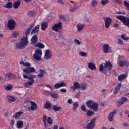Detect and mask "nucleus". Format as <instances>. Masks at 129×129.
Segmentation results:
<instances>
[{
	"instance_id": "obj_52",
	"label": "nucleus",
	"mask_w": 129,
	"mask_h": 129,
	"mask_svg": "<svg viewBox=\"0 0 129 129\" xmlns=\"http://www.w3.org/2000/svg\"><path fill=\"white\" fill-rule=\"evenodd\" d=\"M74 42L75 43L76 45H80V44H81V42H80V41L78 39H75Z\"/></svg>"
},
{
	"instance_id": "obj_28",
	"label": "nucleus",
	"mask_w": 129,
	"mask_h": 129,
	"mask_svg": "<svg viewBox=\"0 0 129 129\" xmlns=\"http://www.w3.org/2000/svg\"><path fill=\"white\" fill-rule=\"evenodd\" d=\"M87 87V84L85 83H82L80 85V88L81 90L83 91V90H86V88Z\"/></svg>"
},
{
	"instance_id": "obj_49",
	"label": "nucleus",
	"mask_w": 129,
	"mask_h": 129,
	"mask_svg": "<svg viewBox=\"0 0 129 129\" xmlns=\"http://www.w3.org/2000/svg\"><path fill=\"white\" fill-rule=\"evenodd\" d=\"M52 98H58L59 95L58 94H52L51 95Z\"/></svg>"
},
{
	"instance_id": "obj_21",
	"label": "nucleus",
	"mask_w": 129,
	"mask_h": 129,
	"mask_svg": "<svg viewBox=\"0 0 129 129\" xmlns=\"http://www.w3.org/2000/svg\"><path fill=\"white\" fill-rule=\"evenodd\" d=\"M90 108L93 111H97L98 110V103L95 102Z\"/></svg>"
},
{
	"instance_id": "obj_24",
	"label": "nucleus",
	"mask_w": 129,
	"mask_h": 129,
	"mask_svg": "<svg viewBox=\"0 0 129 129\" xmlns=\"http://www.w3.org/2000/svg\"><path fill=\"white\" fill-rule=\"evenodd\" d=\"M35 48H39V49H45V45L41 42H38L34 45Z\"/></svg>"
},
{
	"instance_id": "obj_62",
	"label": "nucleus",
	"mask_w": 129,
	"mask_h": 129,
	"mask_svg": "<svg viewBox=\"0 0 129 129\" xmlns=\"http://www.w3.org/2000/svg\"><path fill=\"white\" fill-rule=\"evenodd\" d=\"M60 91L61 92H63L64 93H65L67 91V90L66 89H61Z\"/></svg>"
},
{
	"instance_id": "obj_36",
	"label": "nucleus",
	"mask_w": 129,
	"mask_h": 129,
	"mask_svg": "<svg viewBox=\"0 0 129 129\" xmlns=\"http://www.w3.org/2000/svg\"><path fill=\"white\" fill-rule=\"evenodd\" d=\"M13 7V3L12 2H8L6 5L4 6V8L6 9H12Z\"/></svg>"
},
{
	"instance_id": "obj_19",
	"label": "nucleus",
	"mask_w": 129,
	"mask_h": 129,
	"mask_svg": "<svg viewBox=\"0 0 129 129\" xmlns=\"http://www.w3.org/2000/svg\"><path fill=\"white\" fill-rule=\"evenodd\" d=\"M76 27L78 32H81V31L84 29L85 25L84 24L79 23L78 24H77Z\"/></svg>"
},
{
	"instance_id": "obj_51",
	"label": "nucleus",
	"mask_w": 129,
	"mask_h": 129,
	"mask_svg": "<svg viewBox=\"0 0 129 129\" xmlns=\"http://www.w3.org/2000/svg\"><path fill=\"white\" fill-rule=\"evenodd\" d=\"M121 38H122V39H123L125 41H128L129 40V37H125V35H124V34L121 35Z\"/></svg>"
},
{
	"instance_id": "obj_30",
	"label": "nucleus",
	"mask_w": 129,
	"mask_h": 129,
	"mask_svg": "<svg viewBox=\"0 0 129 129\" xmlns=\"http://www.w3.org/2000/svg\"><path fill=\"white\" fill-rule=\"evenodd\" d=\"M48 28V23L47 22H42L41 23V30L42 31H45Z\"/></svg>"
},
{
	"instance_id": "obj_43",
	"label": "nucleus",
	"mask_w": 129,
	"mask_h": 129,
	"mask_svg": "<svg viewBox=\"0 0 129 129\" xmlns=\"http://www.w3.org/2000/svg\"><path fill=\"white\" fill-rule=\"evenodd\" d=\"M109 3V0H101V4L102 6H105V5H107Z\"/></svg>"
},
{
	"instance_id": "obj_4",
	"label": "nucleus",
	"mask_w": 129,
	"mask_h": 129,
	"mask_svg": "<svg viewBox=\"0 0 129 129\" xmlns=\"http://www.w3.org/2000/svg\"><path fill=\"white\" fill-rule=\"evenodd\" d=\"M42 55H43V53L42 52V49H37L35 51V53L33 54V58L36 61H41Z\"/></svg>"
},
{
	"instance_id": "obj_3",
	"label": "nucleus",
	"mask_w": 129,
	"mask_h": 129,
	"mask_svg": "<svg viewBox=\"0 0 129 129\" xmlns=\"http://www.w3.org/2000/svg\"><path fill=\"white\" fill-rule=\"evenodd\" d=\"M29 40H28V37H25L21 38L20 42L16 44V49H24L26 48V46L28 45Z\"/></svg>"
},
{
	"instance_id": "obj_46",
	"label": "nucleus",
	"mask_w": 129,
	"mask_h": 129,
	"mask_svg": "<svg viewBox=\"0 0 129 129\" xmlns=\"http://www.w3.org/2000/svg\"><path fill=\"white\" fill-rule=\"evenodd\" d=\"M47 122L48 123V124H49L50 125H51V124H53V121L52 120V118L51 117H48L47 119Z\"/></svg>"
},
{
	"instance_id": "obj_44",
	"label": "nucleus",
	"mask_w": 129,
	"mask_h": 129,
	"mask_svg": "<svg viewBox=\"0 0 129 129\" xmlns=\"http://www.w3.org/2000/svg\"><path fill=\"white\" fill-rule=\"evenodd\" d=\"M51 106H52V105L50 103H46L44 107L46 109H49V108H51Z\"/></svg>"
},
{
	"instance_id": "obj_47",
	"label": "nucleus",
	"mask_w": 129,
	"mask_h": 129,
	"mask_svg": "<svg viewBox=\"0 0 129 129\" xmlns=\"http://www.w3.org/2000/svg\"><path fill=\"white\" fill-rule=\"evenodd\" d=\"M30 32H31V28H28V29H26V30L25 32V36H28V35H29Z\"/></svg>"
},
{
	"instance_id": "obj_57",
	"label": "nucleus",
	"mask_w": 129,
	"mask_h": 129,
	"mask_svg": "<svg viewBox=\"0 0 129 129\" xmlns=\"http://www.w3.org/2000/svg\"><path fill=\"white\" fill-rule=\"evenodd\" d=\"M77 9H78V6H74L72 9L70 10V11L71 12H74V11H76Z\"/></svg>"
},
{
	"instance_id": "obj_55",
	"label": "nucleus",
	"mask_w": 129,
	"mask_h": 129,
	"mask_svg": "<svg viewBox=\"0 0 129 129\" xmlns=\"http://www.w3.org/2000/svg\"><path fill=\"white\" fill-rule=\"evenodd\" d=\"M42 120L43 121V122H47V117L46 116V115H43V117L42 118Z\"/></svg>"
},
{
	"instance_id": "obj_48",
	"label": "nucleus",
	"mask_w": 129,
	"mask_h": 129,
	"mask_svg": "<svg viewBox=\"0 0 129 129\" xmlns=\"http://www.w3.org/2000/svg\"><path fill=\"white\" fill-rule=\"evenodd\" d=\"M118 43L119 45H120V46H123L124 45V43H123V41L120 39H118Z\"/></svg>"
},
{
	"instance_id": "obj_64",
	"label": "nucleus",
	"mask_w": 129,
	"mask_h": 129,
	"mask_svg": "<svg viewBox=\"0 0 129 129\" xmlns=\"http://www.w3.org/2000/svg\"><path fill=\"white\" fill-rule=\"evenodd\" d=\"M58 125H55L53 126V129H58Z\"/></svg>"
},
{
	"instance_id": "obj_50",
	"label": "nucleus",
	"mask_w": 129,
	"mask_h": 129,
	"mask_svg": "<svg viewBox=\"0 0 129 129\" xmlns=\"http://www.w3.org/2000/svg\"><path fill=\"white\" fill-rule=\"evenodd\" d=\"M124 5L126 7V9H127V10H128V11H129V3H128V2H127V1H125L124 2Z\"/></svg>"
},
{
	"instance_id": "obj_53",
	"label": "nucleus",
	"mask_w": 129,
	"mask_h": 129,
	"mask_svg": "<svg viewBox=\"0 0 129 129\" xmlns=\"http://www.w3.org/2000/svg\"><path fill=\"white\" fill-rule=\"evenodd\" d=\"M124 56L121 55V56H119L118 58V61H122V60H124Z\"/></svg>"
},
{
	"instance_id": "obj_1",
	"label": "nucleus",
	"mask_w": 129,
	"mask_h": 129,
	"mask_svg": "<svg viewBox=\"0 0 129 129\" xmlns=\"http://www.w3.org/2000/svg\"><path fill=\"white\" fill-rule=\"evenodd\" d=\"M112 69V64L110 61H106L104 66L102 64L99 66V71L103 73L105 75H109L111 73V69Z\"/></svg>"
},
{
	"instance_id": "obj_20",
	"label": "nucleus",
	"mask_w": 129,
	"mask_h": 129,
	"mask_svg": "<svg viewBox=\"0 0 129 129\" xmlns=\"http://www.w3.org/2000/svg\"><path fill=\"white\" fill-rule=\"evenodd\" d=\"M118 63H119V66H120V67H123V66H129V63L128 61H126V60H119L118 61Z\"/></svg>"
},
{
	"instance_id": "obj_40",
	"label": "nucleus",
	"mask_w": 129,
	"mask_h": 129,
	"mask_svg": "<svg viewBox=\"0 0 129 129\" xmlns=\"http://www.w3.org/2000/svg\"><path fill=\"white\" fill-rule=\"evenodd\" d=\"M13 88V86L11 84L6 85L5 87V89L6 90H11Z\"/></svg>"
},
{
	"instance_id": "obj_39",
	"label": "nucleus",
	"mask_w": 129,
	"mask_h": 129,
	"mask_svg": "<svg viewBox=\"0 0 129 129\" xmlns=\"http://www.w3.org/2000/svg\"><path fill=\"white\" fill-rule=\"evenodd\" d=\"M87 116H92L94 114V112L87 110L86 111Z\"/></svg>"
},
{
	"instance_id": "obj_45",
	"label": "nucleus",
	"mask_w": 129,
	"mask_h": 129,
	"mask_svg": "<svg viewBox=\"0 0 129 129\" xmlns=\"http://www.w3.org/2000/svg\"><path fill=\"white\" fill-rule=\"evenodd\" d=\"M53 110L55 111H59V110H61V108L60 107H58L56 105L53 106Z\"/></svg>"
},
{
	"instance_id": "obj_41",
	"label": "nucleus",
	"mask_w": 129,
	"mask_h": 129,
	"mask_svg": "<svg viewBox=\"0 0 129 129\" xmlns=\"http://www.w3.org/2000/svg\"><path fill=\"white\" fill-rule=\"evenodd\" d=\"M97 4H98V1L97 0H92L91 6L92 7H96Z\"/></svg>"
},
{
	"instance_id": "obj_17",
	"label": "nucleus",
	"mask_w": 129,
	"mask_h": 129,
	"mask_svg": "<svg viewBox=\"0 0 129 129\" xmlns=\"http://www.w3.org/2000/svg\"><path fill=\"white\" fill-rule=\"evenodd\" d=\"M38 42V36L34 35L31 39V44L32 45H36Z\"/></svg>"
},
{
	"instance_id": "obj_37",
	"label": "nucleus",
	"mask_w": 129,
	"mask_h": 129,
	"mask_svg": "<svg viewBox=\"0 0 129 129\" xmlns=\"http://www.w3.org/2000/svg\"><path fill=\"white\" fill-rule=\"evenodd\" d=\"M22 114H23V112H17L14 115V117L16 119L20 118V116H21Z\"/></svg>"
},
{
	"instance_id": "obj_6",
	"label": "nucleus",
	"mask_w": 129,
	"mask_h": 129,
	"mask_svg": "<svg viewBox=\"0 0 129 129\" xmlns=\"http://www.w3.org/2000/svg\"><path fill=\"white\" fill-rule=\"evenodd\" d=\"M95 123H96V118H94L90 120L86 127H83V129H94V127H95Z\"/></svg>"
},
{
	"instance_id": "obj_13",
	"label": "nucleus",
	"mask_w": 129,
	"mask_h": 129,
	"mask_svg": "<svg viewBox=\"0 0 129 129\" xmlns=\"http://www.w3.org/2000/svg\"><path fill=\"white\" fill-rule=\"evenodd\" d=\"M44 58L46 60H50L52 58V52L50 50L47 49L45 51Z\"/></svg>"
},
{
	"instance_id": "obj_34",
	"label": "nucleus",
	"mask_w": 129,
	"mask_h": 129,
	"mask_svg": "<svg viewBox=\"0 0 129 129\" xmlns=\"http://www.w3.org/2000/svg\"><path fill=\"white\" fill-rule=\"evenodd\" d=\"M40 73L37 75L38 77H44V75L45 73V71L43 69L39 70Z\"/></svg>"
},
{
	"instance_id": "obj_42",
	"label": "nucleus",
	"mask_w": 129,
	"mask_h": 129,
	"mask_svg": "<svg viewBox=\"0 0 129 129\" xmlns=\"http://www.w3.org/2000/svg\"><path fill=\"white\" fill-rule=\"evenodd\" d=\"M79 55L81 57H86V56H87V53L83 51H81L79 53Z\"/></svg>"
},
{
	"instance_id": "obj_26",
	"label": "nucleus",
	"mask_w": 129,
	"mask_h": 129,
	"mask_svg": "<svg viewBox=\"0 0 129 129\" xmlns=\"http://www.w3.org/2000/svg\"><path fill=\"white\" fill-rule=\"evenodd\" d=\"M88 67L89 69H90V70H95V69H96V66L95 64L91 62L88 64Z\"/></svg>"
},
{
	"instance_id": "obj_11",
	"label": "nucleus",
	"mask_w": 129,
	"mask_h": 129,
	"mask_svg": "<svg viewBox=\"0 0 129 129\" xmlns=\"http://www.w3.org/2000/svg\"><path fill=\"white\" fill-rule=\"evenodd\" d=\"M116 112H117V110L115 109L109 114L108 116L109 121H110L111 122L113 121V116H114V115L116 113Z\"/></svg>"
},
{
	"instance_id": "obj_38",
	"label": "nucleus",
	"mask_w": 129,
	"mask_h": 129,
	"mask_svg": "<svg viewBox=\"0 0 129 129\" xmlns=\"http://www.w3.org/2000/svg\"><path fill=\"white\" fill-rule=\"evenodd\" d=\"M78 102H74L73 104V110H74V111H75V110L77 109L78 108Z\"/></svg>"
},
{
	"instance_id": "obj_23",
	"label": "nucleus",
	"mask_w": 129,
	"mask_h": 129,
	"mask_svg": "<svg viewBox=\"0 0 129 129\" xmlns=\"http://www.w3.org/2000/svg\"><path fill=\"white\" fill-rule=\"evenodd\" d=\"M39 31H40V25H37L33 29L31 32V34L33 35L34 34L39 33Z\"/></svg>"
},
{
	"instance_id": "obj_2",
	"label": "nucleus",
	"mask_w": 129,
	"mask_h": 129,
	"mask_svg": "<svg viewBox=\"0 0 129 129\" xmlns=\"http://www.w3.org/2000/svg\"><path fill=\"white\" fill-rule=\"evenodd\" d=\"M23 77L24 79H28L29 81L24 83V86L26 88H29L32 86L35 83V78H36V76L30 74L29 76H28L27 74L24 73L23 74Z\"/></svg>"
},
{
	"instance_id": "obj_54",
	"label": "nucleus",
	"mask_w": 129,
	"mask_h": 129,
	"mask_svg": "<svg viewBox=\"0 0 129 129\" xmlns=\"http://www.w3.org/2000/svg\"><path fill=\"white\" fill-rule=\"evenodd\" d=\"M81 110H82V111H84V112H86V107H85V106L83 105L81 107Z\"/></svg>"
},
{
	"instance_id": "obj_63",
	"label": "nucleus",
	"mask_w": 129,
	"mask_h": 129,
	"mask_svg": "<svg viewBox=\"0 0 129 129\" xmlns=\"http://www.w3.org/2000/svg\"><path fill=\"white\" fill-rule=\"evenodd\" d=\"M29 15H30V16H34V12L33 11H29Z\"/></svg>"
},
{
	"instance_id": "obj_14",
	"label": "nucleus",
	"mask_w": 129,
	"mask_h": 129,
	"mask_svg": "<svg viewBox=\"0 0 129 129\" xmlns=\"http://www.w3.org/2000/svg\"><path fill=\"white\" fill-rule=\"evenodd\" d=\"M36 72V69L33 67L26 68L23 69L24 73H34Z\"/></svg>"
},
{
	"instance_id": "obj_18",
	"label": "nucleus",
	"mask_w": 129,
	"mask_h": 129,
	"mask_svg": "<svg viewBox=\"0 0 129 129\" xmlns=\"http://www.w3.org/2000/svg\"><path fill=\"white\" fill-rule=\"evenodd\" d=\"M6 100L9 103H12L16 101V98L12 96L8 95L6 96Z\"/></svg>"
},
{
	"instance_id": "obj_7",
	"label": "nucleus",
	"mask_w": 129,
	"mask_h": 129,
	"mask_svg": "<svg viewBox=\"0 0 129 129\" xmlns=\"http://www.w3.org/2000/svg\"><path fill=\"white\" fill-rule=\"evenodd\" d=\"M62 29V22H59L58 23H56L52 27V30L54 31V32H59V31H61Z\"/></svg>"
},
{
	"instance_id": "obj_32",
	"label": "nucleus",
	"mask_w": 129,
	"mask_h": 129,
	"mask_svg": "<svg viewBox=\"0 0 129 129\" xmlns=\"http://www.w3.org/2000/svg\"><path fill=\"white\" fill-rule=\"evenodd\" d=\"M21 5V2L20 1L15 2L13 3V7L14 9H18Z\"/></svg>"
},
{
	"instance_id": "obj_5",
	"label": "nucleus",
	"mask_w": 129,
	"mask_h": 129,
	"mask_svg": "<svg viewBox=\"0 0 129 129\" xmlns=\"http://www.w3.org/2000/svg\"><path fill=\"white\" fill-rule=\"evenodd\" d=\"M116 18L118 19V20H120V21H122L123 24L125 26H127L128 28H129V18L125 17L123 16H116Z\"/></svg>"
},
{
	"instance_id": "obj_27",
	"label": "nucleus",
	"mask_w": 129,
	"mask_h": 129,
	"mask_svg": "<svg viewBox=\"0 0 129 129\" xmlns=\"http://www.w3.org/2000/svg\"><path fill=\"white\" fill-rule=\"evenodd\" d=\"M64 86H66V84L64 82H62L59 84L57 83L54 85V87L56 89L60 88L61 87H64Z\"/></svg>"
},
{
	"instance_id": "obj_56",
	"label": "nucleus",
	"mask_w": 129,
	"mask_h": 129,
	"mask_svg": "<svg viewBox=\"0 0 129 129\" xmlns=\"http://www.w3.org/2000/svg\"><path fill=\"white\" fill-rule=\"evenodd\" d=\"M13 37H18L19 36V32H14L13 33Z\"/></svg>"
},
{
	"instance_id": "obj_9",
	"label": "nucleus",
	"mask_w": 129,
	"mask_h": 129,
	"mask_svg": "<svg viewBox=\"0 0 129 129\" xmlns=\"http://www.w3.org/2000/svg\"><path fill=\"white\" fill-rule=\"evenodd\" d=\"M7 27L10 30H14L16 27V22L13 19L9 20L7 23Z\"/></svg>"
},
{
	"instance_id": "obj_58",
	"label": "nucleus",
	"mask_w": 129,
	"mask_h": 129,
	"mask_svg": "<svg viewBox=\"0 0 129 129\" xmlns=\"http://www.w3.org/2000/svg\"><path fill=\"white\" fill-rule=\"evenodd\" d=\"M59 18L62 21H65V16H64L63 15H59Z\"/></svg>"
},
{
	"instance_id": "obj_10",
	"label": "nucleus",
	"mask_w": 129,
	"mask_h": 129,
	"mask_svg": "<svg viewBox=\"0 0 129 129\" xmlns=\"http://www.w3.org/2000/svg\"><path fill=\"white\" fill-rule=\"evenodd\" d=\"M105 27L106 29H108L110 27V24L112 22V19L110 17H106L105 20Z\"/></svg>"
},
{
	"instance_id": "obj_8",
	"label": "nucleus",
	"mask_w": 129,
	"mask_h": 129,
	"mask_svg": "<svg viewBox=\"0 0 129 129\" xmlns=\"http://www.w3.org/2000/svg\"><path fill=\"white\" fill-rule=\"evenodd\" d=\"M102 49L104 54H108V53L111 52V47L107 44H103L102 47Z\"/></svg>"
},
{
	"instance_id": "obj_31",
	"label": "nucleus",
	"mask_w": 129,
	"mask_h": 129,
	"mask_svg": "<svg viewBox=\"0 0 129 129\" xmlns=\"http://www.w3.org/2000/svg\"><path fill=\"white\" fill-rule=\"evenodd\" d=\"M24 122L23 121H18L17 122V128L18 129H22Z\"/></svg>"
},
{
	"instance_id": "obj_29",
	"label": "nucleus",
	"mask_w": 129,
	"mask_h": 129,
	"mask_svg": "<svg viewBox=\"0 0 129 129\" xmlns=\"http://www.w3.org/2000/svg\"><path fill=\"white\" fill-rule=\"evenodd\" d=\"M127 76V75L122 74L118 76V80L119 81H121V80H123V79H125Z\"/></svg>"
},
{
	"instance_id": "obj_61",
	"label": "nucleus",
	"mask_w": 129,
	"mask_h": 129,
	"mask_svg": "<svg viewBox=\"0 0 129 129\" xmlns=\"http://www.w3.org/2000/svg\"><path fill=\"white\" fill-rule=\"evenodd\" d=\"M57 2L58 4H61V5H64V2L62 0H58Z\"/></svg>"
},
{
	"instance_id": "obj_22",
	"label": "nucleus",
	"mask_w": 129,
	"mask_h": 129,
	"mask_svg": "<svg viewBox=\"0 0 129 129\" xmlns=\"http://www.w3.org/2000/svg\"><path fill=\"white\" fill-rule=\"evenodd\" d=\"M126 101H127V98L123 97H122L119 101L118 102V105L119 106H120V105H122V104H123V103H124V102H126Z\"/></svg>"
},
{
	"instance_id": "obj_59",
	"label": "nucleus",
	"mask_w": 129,
	"mask_h": 129,
	"mask_svg": "<svg viewBox=\"0 0 129 129\" xmlns=\"http://www.w3.org/2000/svg\"><path fill=\"white\" fill-rule=\"evenodd\" d=\"M67 102L69 104H71V103H72V99H69L67 101Z\"/></svg>"
},
{
	"instance_id": "obj_35",
	"label": "nucleus",
	"mask_w": 129,
	"mask_h": 129,
	"mask_svg": "<svg viewBox=\"0 0 129 129\" xmlns=\"http://www.w3.org/2000/svg\"><path fill=\"white\" fill-rule=\"evenodd\" d=\"M20 65H23V66H25V67H31L32 65H31V63L29 62H24L23 61H21L20 62Z\"/></svg>"
},
{
	"instance_id": "obj_16",
	"label": "nucleus",
	"mask_w": 129,
	"mask_h": 129,
	"mask_svg": "<svg viewBox=\"0 0 129 129\" xmlns=\"http://www.w3.org/2000/svg\"><path fill=\"white\" fill-rule=\"evenodd\" d=\"M120 88H121V83H119L118 84V85L115 87L113 93L115 95H117L119 92V90H120Z\"/></svg>"
},
{
	"instance_id": "obj_12",
	"label": "nucleus",
	"mask_w": 129,
	"mask_h": 129,
	"mask_svg": "<svg viewBox=\"0 0 129 129\" xmlns=\"http://www.w3.org/2000/svg\"><path fill=\"white\" fill-rule=\"evenodd\" d=\"M30 104L31 106L28 108L29 111H31V110L32 111H34V110H36V109H37V104L36 102L31 101H30Z\"/></svg>"
},
{
	"instance_id": "obj_15",
	"label": "nucleus",
	"mask_w": 129,
	"mask_h": 129,
	"mask_svg": "<svg viewBox=\"0 0 129 129\" xmlns=\"http://www.w3.org/2000/svg\"><path fill=\"white\" fill-rule=\"evenodd\" d=\"M70 88L72 89L73 91H75L76 89H79L80 88V84L77 82H75L73 83V86H71Z\"/></svg>"
},
{
	"instance_id": "obj_25",
	"label": "nucleus",
	"mask_w": 129,
	"mask_h": 129,
	"mask_svg": "<svg viewBox=\"0 0 129 129\" xmlns=\"http://www.w3.org/2000/svg\"><path fill=\"white\" fill-rule=\"evenodd\" d=\"M4 76H5V80H11V79H13V77H14V74H6L4 75Z\"/></svg>"
},
{
	"instance_id": "obj_33",
	"label": "nucleus",
	"mask_w": 129,
	"mask_h": 129,
	"mask_svg": "<svg viewBox=\"0 0 129 129\" xmlns=\"http://www.w3.org/2000/svg\"><path fill=\"white\" fill-rule=\"evenodd\" d=\"M95 103V102H94V101L90 100L87 102L86 104H87L88 107H89V108H91V107L92 106V105H93V104Z\"/></svg>"
},
{
	"instance_id": "obj_60",
	"label": "nucleus",
	"mask_w": 129,
	"mask_h": 129,
	"mask_svg": "<svg viewBox=\"0 0 129 129\" xmlns=\"http://www.w3.org/2000/svg\"><path fill=\"white\" fill-rule=\"evenodd\" d=\"M113 2H116L118 4H121L122 2L120 0H112Z\"/></svg>"
}]
</instances>
